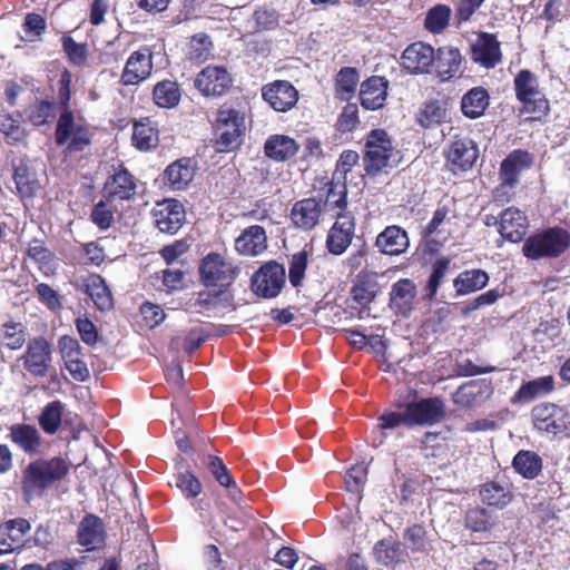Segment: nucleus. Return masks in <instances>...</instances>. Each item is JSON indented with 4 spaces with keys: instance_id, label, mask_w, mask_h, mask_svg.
<instances>
[{
    "instance_id": "obj_1",
    "label": "nucleus",
    "mask_w": 570,
    "mask_h": 570,
    "mask_svg": "<svg viewBox=\"0 0 570 570\" xmlns=\"http://www.w3.org/2000/svg\"><path fill=\"white\" fill-rule=\"evenodd\" d=\"M444 414V404L438 399H422L417 402H411L403 412H391L383 414L379 421L381 430L395 429L402 424L432 425L439 422Z\"/></svg>"
},
{
    "instance_id": "obj_2",
    "label": "nucleus",
    "mask_w": 570,
    "mask_h": 570,
    "mask_svg": "<svg viewBox=\"0 0 570 570\" xmlns=\"http://www.w3.org/2000/svg\"><path fill=\"white\" fill-rule=\"evenodd\" d=\"M68 472V465L61 458L37 460L23 471L22 490L28 501L40 497L53 482L61 480Z\"/></svg>"
},
{
    "instance_id": "obj_3",
    "label": "nucleus",
    "mask_w": 570,
    "mask_h": 570,
    "mask_svg": "<svg viewBox=\"0 0 570 570\" xmlns=\"http://www.w3.org/2000/svg\"><path fill=\"white\" fill-rule=\"evenodd\" d=\"M399 151L394 148L387 132L382 129L372 130L365 142L364 167L368 175H376L392 168Z\"/></svg>"
},
{
    "instance_id": "obj_4",
    "label": "nucleus",
    "mask_w": 570,
    "mask_h": 570,
    "mask_svg": "<svg viewBox=\"0 0 570 570\" xmlns=\"http://www.w3.org/2000/svg\"><path fill=\"white\" fill-rule=\"evenodd\" d=\"M517 99L522 104V111L541 117L547 114L549 102L539 88V81L534 73L521 70L513 80Z\"/></svg>"
},
{
    "instance_id": "obj_5",
    "label": "nucleus",
    "mask_w": 570,
    "mask_h": 570,
    "mask_svg": "<svg viewBox=\"0 0 570 570\" xmlns=\"http://www.w3.org/2000/svg\"><path fill=\"white\" fill-rule=\"evenodd\" d=\"M245 130V118L238 110L222 106L217 112L215 131L220 151H228L236 147Z\"/></svg>"
},
{
    "instance_id": "obj_6",
    "label": "nucleus",
    "mask_w": 570,
    "mask_h": 570,
    "mask_svg": "<svg viewBox=\"0 0 570 570\" xmlns=\"http://www.w3.org/2000/svg\"><path fill=\"white\" fill-rule=\"evenodd\" d=\"M569 240L566 230L551 228L528 238L523 245V253L532 259L558 256L569 246Z\"/></svg>"
},
{
    "instance_id": "obj_7",
    "label": "nucleus",
    "mask_w": 570,
    "mask_h": 570,
    "mask_svg": "<svg viewBox=\"0 0 570 570\" xmlns=\"http://www.w3.org/2000/svg\"><path fill=\"white\" fill-rule=\"evenodd\" d=\"M199 269L206 286H229L239 273L237 266L216 253L208 254Z\"/></svg>"
},
{
    "instance_id": "obj_8",
    "label": "nucleus",
    "mask_w": 570,
    "mask_h": 570,
    "mask_svg": "<svg viewBox=\"0 0 570 570\" xmlns=\"http://www.w3.org/2000/svg\"><path fill=\"white\" fill-rule=\"evenodd\" d=\"M285 279L284 266L276 262H268L253 275L252 289L257 296L273 298L279 294Z\"/></svg>"
},
{
    "instance_id": "obj_9",
    "label": "nucleus",
    "mask_w": 570,
    "mask_h": 570,
    "mask_svg": "<svg viewBox=\"0 0 570 570\" xmlns=\"http://www.w3.org/2000/svg\"><path fill=\"white\" fill-rule=\"evenodd\" d=\"M195 87L204 96L220 97L232 87V77L225 67L207 66L197 75Z\"/></svg>"
},
{
    "instance_id": "obj_10",
    "label": "nucleus",
    "mask_w": 570,
    "mask_h": 570,
    "mask_svg": "<svg viewBox=\"0 0 570 570\" xmlns=\"http://www.w3.org/2000/svg\"><path fill=\"white\" fill-rule=\"evenodd\" d=\"M532 420L539 431L552 435L564 432L568 425L566 411L551 403L534 406L532 410Z\"/></svg>"
},
{
    "instance_id": "obj_11",
    "label": "nucleus",
    "mask_w": 570,
    "mask_h": 570,
    "mask_svg": "<svg viewBox=\"0 0 570 570\" xmlns=\"http://www.w3.org/2000/svg\"><path fill=\"white\" fill-rule=\"evenodd\" d=\"M153 52L150 48L142 47L130 53L121 73L125 86H134L146 80L153 71Z\"/></svg>"
},
{
    "instance_id": "obj_12",
    "label": "nucleus",
    "mask_w": 570,
    "mask_h": 570,
    "mask_svg": "<svg viewBox=\"0 0 570 570\" xmlns=\"http://www.w3.org/2000/svg\"><path fill=\"white\" fill-rule=\"evenodd\" d=\"M153 217L161 233L176 234L185 222V210L178 200L165 199L156 204Z\"/></svg>"
},
{
    "instance_id": "obj_13",
    "label": "nucleus",
    "mask_w": 570,
    "mask_h": 570,
    "mask_svg": "<svg viewBox=\"0 0 570 570\" xmlns=\"http://www.w3.org/2000/svg\"><path fill=\"white\" fill-rule=\"evenodd\" d=\"M355 233L354 217L348 213H338L326 238V247L333 255H342L351 245Z\"/></svg>"
},
{
    "instance_id": "obj_14",
    "label": "nucleus",
    "mask_w": 570,
    "mask_h": 570,
    "mask_svg": "<svg viewBox=\"0 0 570 570\" xmlns=\"http://www.w3.org/2000/svg\"><path fill=\"white\" fill-rule=\"evenodd\" d=\"M493 393L487 380H471L460 385L453 393V403L462 409H474L483 404Z\"/></svg>"
},
{
    "instance_id": "obj_15",
    "label": "nucleus",
    "mask_w": 570,
    "mask_h": 570,
    "mask_svg": "<svg viewBox=\"0 0 570 570\" xmlns=\"http://www.w3.org/2000/svg\"><path fill=\"white\" fill-rule=\"evenodd\" d=\"M262 95L269 106L281 112L292 109L298 99L297 89L286 80H277L263 87Z\"/></svg>"
},
{
    "instance_id": "obj_16",
    "label": "nucleus",
    "mask_w": 570,
    "mask_h": 570,
    "mask_svg": "<svg viewBox=\"0 0 570 570\" xmlns=\"http://www.w3.org/2000/svg\"><path fill=\"white\" fill-rule=\"evenodd\" d=\"M24 367L33 375L45 376L51 363L50 344L42 337L29 342L23 356Z\"/></svg>"
},
{
    "instance_id": "obj_17",
    "label": "nucleus",
    "mask_w": 570,
    "mask_h": 570,
    "mask_svg": "<svg viewBox=\"0 0 570 570\" xmlns=\"http://www.w3.org/2000/svg\"><path fill=\"white\" fill-rule=\"evenodd\" d=\"M402 66L411 73L429 72L435 61L434 49L423 42L410 45L403 52Z\"/></svg>"
},
{
    "instance_id": "obj_18",
    "label": "nucleus",
    "mask_w": 570,
    "mask_h": 570,
    "mask_svg": "<svg viewBox=\"0 0 570 570\" xmlns=\"http://www.w3.org/2000/svg\"><path fill=\"white\" fill-rule=\"evenodd\" d=\"M30 531L26 519H14L0 524V554H7L21 548Z\"/></svg>"
},
{
    "instance_id": "obj_19",
    "label": "nucleus",
    "mask_w": 570,
    "mask_h": 570,
    "mask_svg": "<svg viewBox=\"0 0 570 570\" xmlns=\"http://www.w3.org/2000/svg\"><path fill=\"white\" fill-rule=\"evenodd\" d=\"M473 60L485 68L495 67L502 58L500 42L492 33L481 32L472 46Z\"/></svg>"
},
{
    "instance_id": "obj_20",
    "label": "nucleus",
    "mask_w": 570,
    "mask_h": 570,
    "mask_svg": "<svg viewBox=\"0 0 570 570\" xmlns=\"http://www.w3.org/2000/svg\"><path fill=\"white\" fill-rule=\"evenodd\" d=\"M532 164V156L524 150L512 151L501 164L500 179L501 188H512L522 170Z\"/></svg>"
},
{
    "instance_id": "obj_21",
    "label": "nucleus",
    "mask_w": 570,
    "mask_h": 570,
    "mask_svg": "<svg viewBox=\"0 0 570 570\" xmlns=\"http://www.w3.org/2000/svg\"><path fill=\"white\" fill-rule=\"evenodd\" d=\"M389 81L384 77L373 76L361 83L360 99L365 109L376 110L384 106Z\"/></svg>"
},
{
    "instance_id": "obj_22",
    "label": "nucleus",
    "mask_w": 570,
    "mask_h": 570,
    "mask_svg": "<svg viewBox=\"0 0 570 570\" xmlns=\"http://www.w3.org/2000/svg\"><path fill=\"white\" fill-rule=\"evenodd\" d=\"M478 157L479 149L469 138H458L453 140L446 150L448 160L462 170L470 169Z\"/></svg>"
},
{
    "instance_id": "obj_23",
    "label": "nucleus",
    "mask_w": 570,
    "mask_h": 570,
    "mask_svg": "<svg viewBox=\"0 0 570 570\" xmlns=\"http://www.w3.org/2000/svg\"><path fill=\"white\" fill-rule=\"evenodd\" d=\"M528 222L524 214L518 208L510 207L500 215L499 232L505 239L518 243L527 233Z\"/></svg>"
},
{
    "instance_id": "obj_24",
    "label": "nucleus",
    "mask_w": 570,
    "mask_h": 570,
    "mask_svg": "<svg viewBox=\"0 0 570 570\" xmlns=\"http://www.w3.org/2000/svg\"><path fill=\"white\" fill-rule=\"evenodd\" d=\"M235 248L246 256H257L267 248L265 229L258 225L246 228L235 240Z\"/></svg>"
},
{
    "instance_id": "obj_25",
    "label": "nucleus",
    "mask_w": 570,
    "mask_h": 570,
    "mask_svg": "<svg viewBox=\"0 0 570 570\" xmlns=\"http://www.w3.org/2000/svg\"><path fill=\"white\" fill-rule=\"evenodd\" d=\"M409 237L399 226H387L376 237L375 246L385 255H401L409 247Z\"/></svg>"
},
{
    "instance_id": "obj_26",
    "label": "nucleus",
    "mask_w": 570,
    "mask_h": 570,
    "mask_svg": "<svg viewBox=\"0 0 570 570\" xmlns=\"http://www.w3.org/2000/svg\"><path fill=\"white\" fill-rule=\"evenodd\" d=\"M105 527L96 515L85 517L78 527V541L87 550L99 548L105 541Z\"/></svg>"
},
{
    "instance_id": "obj_27",
    "label": "nucleus",
    "mask_w": 570,
    "mask_h": 570,
    "mask_svg": "<svg viewBox=\"0 0 570 570\" xmlns=\"http://www.w3.org/2000/svg\"><path fill=\"white\" fill-rule=\"evenodd\" d=\"M135 190L134 178L126 169L115 173L104 186L105 197L111 200L129 199Z\"/></svg>"
},
{
    "instance_id": "obj_28",
    "label": "nucleus",
    "mask_w": 570,
    "mask_h": 570,
    "mask_svg": "<svg viewBox=\"0 0 570 570\" xmlns=\"http://www.w3.org/2000/svg\"><path fill=\"white\" fill-rule=\"evenodd\" d=\"M9 438L26 453H39L42 438L36 426L29 424H14L10 428Z\"/></svg>"
},
{
    "instance_id": "obj_29",
    "label": "nucleus",
    "mask_w": 570,
    "mask_h": 570,
    "mask_svg": "<svg viewBox=\"0 0 570 570\" xmlns=\"http://www.w3.org/2000/svg\"><path fill=\"white\" fill-rule=\"evenodd\" d=\"M265 155L275 161H286L298 151L297 142L285 135H273L264 145Z\"/></svg>"
},
{
    "instance_id": "obj_30",
    "label": "nucleus",
    "mask_w": 570,
    "mask_h": 570,
    "mask_svg": "<svg viewBox=\"0 0 570 570\" xmlns=\"http://www.w3.org/2000/svg\"><path fill=\"white\" fill-rule=\"evenodd\" d=\"M320 215V204L315 199L308 198L299 200L294 205L291 218L295 226L308 230L318 223Z\"/></svg>"
},
{
    "instance_id": "obj_31",
    "label": "nucleus",
    "mask_w": 570,
    "mask_h": 570,
    "mask_svg": "<svg viewBox=\"0 0 570 570\" xmlns=\"http://www.w3.org/2000/svg\"><path fill=\"white\" fill-rule=\"evenodd\" d=\"M195 167L190 158H180L165 170V179L173 189H184L194 178Z\"/></svg>"
},
{
    "instance_id": "obj_32",
    "label": "nucleus",
    "mask_w": 570,
    "mask_h": 570,
    "mask_svg": "<svg viewBox=\"0 0 570 570\" xmlns=\"http://www.w3.org/2000/svg\"><path fill=\"white\" fill-rule=\"evenodd\" d=\"M490 97L483 87L470 89L461 99V110L470 119H478L483 116L489 107Z\"/></svg>"
},
{
    "instance_id": "obj_33",
    "label": "nucleus",
    "mask_w": 570,
    "mask_h": 570,
    "mask_svg": "<svg viewBox=\"0 0 570 570\" xmlns=\"http://www.w3.org/2000/svg\"><path fill=\"white\" fill-rule=\"evenodd\" d=\"M489 283V275L482 269L461 272L453 282L458 295H466L484 288Z\"/></svg>"
},
{
    "instance_id": "obj_34",
    "label": "nucleus",
    "mask_w": 570,
    "mask_h": 570,
    "mask_svg": "<svg viewBox=\"0 0 570 570\" xmlns=\"http://www.w3.org/2000/svg\"><path fill=\"white\" fill-rule=\"evenodd\" d=\"M69 414L65 411L62 402L52 401L43 407L39 416V424L46 433L55 434L60 428L62 420L66 422L70 421Z\"/></svg>"
},
{
    "instance_id": "obj_35",
    "label": "nucleus",
    "mask_w": 570,
    "mask_h": 570,
    "mask_svg": "<svg viewBox=\"0 0 570 570\" xmlns=\"http://www.w3.org/2000/svg\"><path fill=\"white\" fill-rule=\"evenodd\" d=\"M86 292L94 304L100 311H109L112 307V297L105 279L99 275H90L85 281Z\"/></svg>"
},
{
    "instance_id": "obj_36",
    "label": "nucleus",
    "mask_w": 570,
    "mask_h": 570,
    "mask_svg": "<svg viewBox=\"0 0 570 570\" xmlns=\"http://www.w3.org/2000/svg\"><path fill=\"white\" fill-rule=\"evenodd\" d=\"M158 130L149 119H144L134 125L132 144L141 150L147 151L158 145Z\"/></svg>"
},
{
    "instance_id": "obj_37",
    "label": "nucleus",
    "mask_w": 570,
    "mask_h": 570,
    "mask_svg": "<svg viewBox=\"0 0 570 570\" xmlns=\"http://www.w3.org/2000/svg\"><path fill=\"white\" fill-rule=\"evenodd\" d=\"M438 72L443 80L452 78L460 69L462 57L456 48L443 47L438 50L435 57Z\"/></svg>"
},
{
    "instance_id": "obj_38",
    "label": "nucleus",
    "mask_w": 570,
    "mask_h": 570,
    "mask_svg": "<svg viewBox=\"0 0 570 570\" xmlns=\"http://www.w3.org/2000/svg\"><path fill=\"white\" fill-rule=\"evenodd\" d=\"M554 380L551 375L537 377L523 383L515 394V397L522 402H531L537 397L549 394L553 390Z\"/></svg>"
},
{
    "instance_id": "obj_39",
    "label": "nucleus",
    "mask_w": 570,
    "mask_h": 570,
    "mask_svg": "<svg viewBox=\"0 0 570 570\" xmlns=\"http://www.w3.org/2000/svg\"><path fill=\"white\" fill-rule=\"evenodd\" d=\"M514 470L525 479H534L542 470V459L532 451H519L512 462Z\"/></svg>"
},
{
    "instance_id": "obj_40",
    "label": "nucleus",
    "mask_w": 570,
    "mask_h": 570,
    "mask_svg": "<svg viewBox=\"0 0 570 570\" xmlns=\"http://www.w3.org/2000/svg\"><path fill=\"white\" fill-rule=\"evenodd\" d=\"M446 116L448 109L444 104L431 100L420 107L416 114V121L424 128H431L443 122Z\"/></svg>"
},
{
    "instance_id": "obj_41",
    "label": "nucleus",
    "mask_w": 570,
    "mask_h": 570,
    "mask_svg": "<svg viewBox=\"0 0 570 570\" xmlns=\"http://www.w3.org/2000/svg\"><path fill=\"white\" fill-rule=\"evenodd\" d=\"M180 89L177 82L171 80L159 81L153 91L155 104L160 108H174L180 101Z\"/></svg>"
},
{
    "instance_id": "obj_42",
    "label": "nucleus",
    "mask_w": 570,
    "mask_h": 570,
    "mask_svg": "<svg viewBox=\"0 0 570 570\" xmlns=\"http://www.w3.org/2000/svg\"><path fill=\"white\" fill-rule=\"evenodd\" d=\"M415 297V286L409 279L396 282L391 291V304L400 312L405 313L410 309L412 301Z\"/></svg>"
},
{
    "instance_id": "obj_43",
    "label": "nucleus",
    "mask_w": 570,
    "mask_h": 570,
    "mask_svg": "<svg viewBox=\"0 0 570 570\" xmlns=\"http://www.w3.org/2000/svg\"><path fill=\"white\" fill-rule=\"evenodd\" d=\"M14 181L22 196H31L37 188V179L23 159L13 160Z\"/></svg>"
},
{
    "instance_id": "obj_44",
    "label": "nucleus",
    "mask_w": 570,
    "mask_h": 570,
    "mask_svg": "<svg viewBox=\"0 0 570 570\" xmlns=\"http://www.w3.org/2000/svg\"><path fill=\"white\" fill-rule=\"evenodd\" d=\"M358 82V72L355 68L344 67L342 68L335 80L336 96L341 100H348L355 92Z\"/></svg>"
},
{
    "instance_id": "obj_45",
    "label": "nucleus",
    "mask_w": 570,
    "mask_h": 570,
    "mask_svg": "<svg viewBox=\"0 0 570 570\" xmlns=\"http://www.w3.org/2000/svg\"><path fill=\"white\" fill-rule=\"evenodd\" d=\"M480 498L489 505L502 508L511 501V492L508 487L498 482H488L481 487Z\"/></svg>"
},
{
    "instance_id": "obj_46",
    "label": "nucleus",
    "mask_w": 570,
    "mask_h": 570,
    "mask_svg": "<svg viewBox=\"0 0 570 570\" xmlns=\"http://www.w3.org/2000/svg\"><path fill=\"white\" fill-rule=\"evenodd\" d=\"M373 553L377 562L384 566H392L400 560L402 550L397 542L391 539H383L375 543Z\"/></svg>"
},
{
    "instance_id": "obj_47",
    "label": "nucleus",
    "mask_w": 570,
    "mask_h": 570,
    "mask_svg": "<svg viewBox=\"0 0 570 570\" xmlns=\"http://www.w3.org/2000/svg\"><path fill=\"white\" fill-rule=\"evenodd\" d=\"M213 43L208 35L200 32L195 35L188 45V59L202 63L207 60L212 53Z\"/></svg>"
},
{
    "instance_id": "obj_48",
    "label": "nucleus",
    "mask_w": 570,
    "mask_h": 570,
    "mask_svg": "<svg viewBox=\"0 0 570 570\" xmlns=\"http://www.w3.org/2000/svg\"><path fill=\"white\" fill-rule=\"evenodd\" d=\"M170 487H176L186 498H195L202 492L200 481L190 472H178L169 481Z\"/></svg>"
},
{
    "instance_id": "obj_49",
    "label": "nucleus",
    "mask_w": 570,
    "mask_h": 570,
    "mask_svg": "<svg viewBox=\"0 0 570 570\" xmlns=\"http://www.w3.org/2000/svg\"><path fill=\"white\" fill-rule=\"evenodd\" d=\"M464 524L465 528L471 531L483 532L488 531L492 527L493 519L487 509L472 508L465 513Z\"/></svg>"
},
{
    "instance_id": "obj_50",
    "label": "nucleus",
    "mask_w": 570,
    "mask_h": 570,
    "mask_svg": "<svg viewBox=\"0 0 570 570\" xmlns=\"http://www.w3.org/2000/svg\"><path fill=\"white\" fill-rule=\"evenodd\" d=\"M451 8L445 4H438L429 10L425 18V27L433 33L442 32L449 24Z\"/></svg>"
},
{
    "instance_id": "obj_51",
    "label": "nucleus",
    "mask_w": 570,
    "mask_h": 570,
    "mask_svg": "<svg viewBox=\"0 0 570 570\" xmlns=\"http://www.w3.org/2000/svg\"><path fill=\"white\" fill-rule=\"evenodd\" d=\"M207 466L216 481L226 488L233 487V491L230 492V495L234 501L237 502V494L238 490L235 487V482L233 478L230 476L226 465L223 463V461L217 456H208L207 459Z\"/></svg>"
},
{
    "instance_id": "obj_52",
    "label": "nucleus",
    "mask_w": 570,
    "mask_h": 570,
    "mask_svg": "<svg viewBox=\"0 0 570 570\" xmlns=\"http://www.w3.org/2000/svg\"><path fill=\"white\" fill-rule=\"evenodd\" d=\"M80 127L73 120L71 111L65 110L57 122L56 128V142L60 146L66 145L71 140L73 132Z\"/></svg>"
},
{
    "instance_id": "obj_53",
    "label": "nucleus",
    "mask_w": 570,
    "mask_h": 570,
    "mask_svg": "<svg viewBox=\"0 0 570 570\" xmlns=\"http://www.w3.org/2000/svg\"><path fill=\"white\" fill-rule=\"evenodd\" d=\"M0 132L13 141L22 140L24 130L20 125V117L0 110Z\"/></svg>"
},
{
    "instance_id": "obj_54",
    "label": "nucleus",
    "mask_w": 570,
    "mask_h": 570,
    "mask_svg": "<svg viewBox=\"0 0 570 570\" xmlns=\"http://www.w3.org/2000/svg\"><path fill=\"white\" fill-rule=\"evenodd\" d=\"M62 47L71 63L76 66L85 65L87 60V45L76 42L71 37L63 36Z\"/></svg>"
},
{
    "instance_id": "obj_55",
    "label": "nucleus",
    "mask_w": 570,
    "mask_h": 570,
    "mask_svg": "<svg viewBox=\"0 0 570 570\" xmlns=\"http://www.w3.org/2000/svg\"><path fill=\"white\" fill-rule=\"evenodd\" d=\"M2 333L8 347L20 348L26 342V333L21 323H6L2 325Z\"/></svg>"
},
{
    "instance_id": "obj_56",
    "label": "nucleus",
    "mask_w": 570,
    "mask_h": 570,
    "mask_svg": "<svg viewBox=\"0 0 570 570\" xmlns=\"http://www.w3.org/2000/svg\"><path fill=\"white\" fill-rule=\"evenodd\" d=\"M59 350L66 366L70 365V362H79L83 360L81 346L73 337L62 336L59 340Z\"/></svg>"
},
{
    "instance_id": "obj_57",
    "label": "nucleus",
    "mask_w": 570,
    "mask_h": 570,
    "mask_svg": "<svg viewBox=\"0 0 570 570\" xmlns=\"http://www.w3.org/2000/svg\"><path fill=\"white\" fill-rule=\"evenodd\" d=\"M306 267H307L306 252H299L292 256L291 262H289L288 277H289L291 284L294 287H298L302 284Z\"/></svg>"
},
{
    "instance_id": "obj_58",
    "label": "nucleus",
    "mask_w": 570,
    "mask_h": 570,
    "mask_svg": "<svg viewBox=\"0 0 570 570\" xmlns=\"http://www.w3.org/2000/svg\"><path fill=\"white\" fill-rule=\"evenodd\" d=\"M450 262L448 259H439L433 265L432 274L429 277L426 285V295L432 298L438 292V288L442 284L446 272L449 269Z\"/></svg>"
},
{
    "instance_id": "obj_59",
    "label": "nucleus",
    "mask_w": 570,
    "mask_h": 570,
    "mask_svg": "<svg viewBox=\"0 0 570 570\" xmlns=\"http://www.w3.org/2000/svg\"><path fill=\"white\" fill-rule=\"evenodd\" d=\"M367 478V468L363 464L352 466L345 476V485L350 492H360Z\"/></svg>"
},
{
    "instance_id": "obj_60",
    "label": "nucleus",
    "mask_w": 570,
    "mask_h": 570,
    "mask_svg": "<svg viewBox=\"0 0 570 570\" xmlns=\"http://www.w3.org/2000/svg\"><path fill=\"white\" fill-rule=\"evenodd\" d=\"M358 124V108L355 104H347L337 120V129L342 132L353 130Z\"/></svg>"
},
{
    "instance_id": "obj_61",
    "label": "nucleus",
    "mask_w": 570,
    "mask_h": 570,
    "mask_svg": "<svg viewBox=\"0 0 570 570\" xmlns=\"http://www.w3.org/2000/svg\"><path fill=\"white\" fill-rule=\"evenodd\" d=\"M404 541L405 544L414 551L424 550L428 544L425 530L417 524L410 527L404 534Z\"/></svg>"
},
{
    "instance_id": "obj_62",
    "label": "nucleus",
    "mask_w": 570,
    "mask_h": 570,
    "mask_svg": "<svg viewBox=\"0 0 570 570\" xmlns=\"http://www.w3.org/2000/svg\"><path fill=\"white\" fill-rule=\"evenodd\" d=\"M91 220L100 229H108L111 226L114 216L104 202L98 203L91 212Z\"/></svg>"
},
{
    "instance_id": "obj_63",
    "label": "nucleus",
    "mask_w": 570,
    "mask_h": 570,
    "mask_svg": "<svg viewBox=\"0 0 570 570\" xmlns=\"http://www.w3.org/2000/svg\"><path fill=\"white\" fill-rule=\"evenodd\" d=\"M484 0H461L458 3L454 19L458 24L470 20L472 14L482 6Z\"/></svg>"
},
{
    "instance_id": "obj_64",
    "label": "nucleus",
    "mask_w": 570,
    "mask_h": 570,
    "mask_svg": "<svg viewBox=\"0 0 570 570\" xmlns=\"http://www.w3.org/2000/svg\"><path fill=\"white\" fill-rule=\"evenodd\" d=\"M140 312L144 316V320L150 327L160 324L165 320V313L163 308L159 305L149 302L141 305Z\"/></svg>"
}]
</instances>
